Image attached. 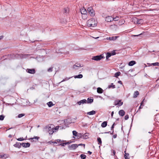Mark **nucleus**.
I'll return each mask as SVG.
<instances>
[{
    "label": "nucleus",
    "instance_id": "f257e3e1",
    "mask_svg": "<svg viewBox=\"0 0 159 159\" xmlns=\"http://www.w3.org/2000/svg\"><path fill=\"white\" fill-rule=\"evenodd\" d=\"M97 20L93 18L89 19L87 22V26L89 27H95L97 26Z\"/></svg>",
    "mask_w": 159,
    "mask_h": 159
},
{
    "label": "nucleus",
    "instance_id": "f03ea898",
    "mask_svg": "<svg viewBox=\"0 0 159 159\" xmlns=\"http://www.w3.org/2000/svg\"><path fill=\"white\" fill-rule=\"evenodd\" d=\"M54 125L52 124L46 126V128L48 129V132L49 134H52L54 132H56V131H54Z\"/></svg>",
    "mask_w": 159,
    "mask_h": 159
},
{
    "label": "nucleus",
    "instance_id": "7ed1b4c3",
    "mask_svg": "<svg viewBox=\"0 0 159 159\" xmlns=\"http://www.w3.org/2000/svg\"><path fill=\"white\" fill-rule=\"evenodd\" d=\"M103 58L104 57L102 56V55H98L93 57L92 59L96 61H98L101 60V59Z\"/></svg>",
    "mask_w": 159,
    "mask_h": 159
},
{
    "label": "nucleus",
    "instance_id": "20e7f679",
    "mask_svg": "<svg viewBox=\"0 0 159 159\" xmlns=\"http://www.w3.org/2000/svg\"><path fill=\"white\" fill-rule=\"evenodd\" d=\"M114 104L115 106H120L123 105V102L121 101V100H117L114 101Z\"/></svg>",
    "mask_w": 159,
    "mask_h": 159
},
{
    "label": "nucleus",
    "instance_id": "39448f33",
    "mask_svg": "<svg viewBox=\"0 0 159 159\" xmlns=\"http://www.w3.org/2000/svg\"><path fill=\"white\" fill-rule=\"evenodd\" d=\"M78 146L76 144H71V145L69 146V148L71 150L75 149Z\"/></svg>",
    "mask_w": 159,
    "mask_h": 159
},
{
    "label": "nucleus",
    "instance_id": "423d86ee",
    "mask_svg": "<svg viewBox=\"0 0 159 159\" xmlns=\"http://www.w3.org/2000/svg\"><path fill=\"white\" fill-rule=\"evenodd\" d=\"M26 71L27 72L30 74H34L35 73V71L34 69H27Z\"/></svg>",
    "mask_w": 159,
    "mask_h": 159
},
{
    "label": "nucleus",
    "instance_id": "0eeeda50",
    "mask_svg": "<svg viewBox=\"0 0 159 159\" xmlns=\"http://www.w3.org/2000/svg\"><path fill=\"white\" fill-rule=\"evenodd\" d=\"M119 37L118 36H112V37H107V39L109 40L114 41L117 39Z\"/></svg>",
    "mask_w": 159,
    "mask_h": 159
},
{
    "label": "nucleus",
    "instance_id": "6e6552de",
    "mask_svg": "<svg viewBox=\"0 0 159 159\" xmlns=\"http://www.w3.org/2000/svg\"><path fill=\"white\" fill-rule=\"evenodd\" d=\"M80 11L82 14H86L88 12L86 9L84 7H83L80 9Z\"/></svg>",
    "mask_w": 159,
    "mask_h": 159
},
{
    "label": "nucleus",
    "instance_id": "1a4fd4ad",
    "mask_svg": "<svg viewBox=\"0 0 159 159\" xmlns=\"http://www.w3.org/2000/svg\"><path fill=\"white\" fill-rule=\"evenodd\" d=\"M105 20L108 22H110L113 20V18L111 16H107L105 18Z\"/></svg>",
    "mask_w": 159,
    "mask_h": 159
},
{
    "label": "nucleus",
    "instance_id": "9d476101",
    "mask_svg": "<svg viewBox=\"0 0 159 159\" xmlns=\"http://www.w3.org/2000/svg\"><path fill=\"white\" fill-rule=\"evenodd\" d=\"M87 103V100L86 99H83L78 102L77 103L79 105H80L81 104L86 103Z\"/></svg>",
    "mask_w": 159,
    "mask_h": 159
},
{
    "label": "nucleus",
    "instance_id": "9b49d317",
    "mask_svg": "<svg viewBox=\"0 0 159 159\" xmlns=\"http://www.w3.org/2000/svg\"><path fill=\"white\" fill-rule=\"evenodd\" d=\"M22 146L25 148L29 147L30 146V143H23L22 144Z\"/></svg>",
    "mask_w": 159,
    "mask_h": 159
},
{
    "label": "nucleus",
    "instance_id": "f8f14e48",
    "mask_svg": "<svg viewBox=\"0 0 159 159\" xmlns=\"http://www.w3.org/2000/svg\"><path fill=\"white\" fill-rule=\"evenodd\" d=\"M125 112L123 110H120L119 112V115L121 116H124L125 115Z\"/></svg>",
    "mask_w": 159,
    "mask_h": 159
},
{
    "label": "nucleus",
    "instance_id": "ddd939ff",
    "mask_svg": "<svg viewBox=\"0 0 159 159\" xmlns=\"http://www.w3.org/2000/svg\"><path fill=\"white\" fill-rule=\"evenodd\" d=\"M110 28L111 29L116 30L117 29L118 26L117 25H111Z\"/></svg>",
    "mask_w": 159,
    "mask_h": 159
},
{
    "label": "nucleus",
    "instance_id": "4468645a",
    "mask_svg": "<svg viewBox=\"0 0 159 159\" xmlns=\"http://www.w3.org/2000/svg\"><path fill=\"white\" fill-rule=\"evenodd\" d=\"M97 92L99 93H102L103 92V90L101 88L98 87L97 89Z\"/></svg>",
    "mask_w": 159,
    "mask_h": 159
},
{
    "label": "nucleus",
    "instance_id": "2eb2a0df",
    "mask_svg": "<svg viewBox=\"0 0 159 159\" xmlns=\"http://www.w3.org/2000/svg\"><path fill=\"white\" fill-rule=\"evenodd\" d=\"M139 94V93L137 91L134 92L133 94V98H136Z\"/></svg>",
    "mask_w": 159,
    "mask_h": 159
},
{
    "label": "nucleus",
    "instance_id": "dca6fc26",
    "mask_svg": "<svg viewBox=\"0 0 159 159\" xmlns=\"http://www.w3.org/2000/svg\"><path fill=\"white\" fill-rule=\"evenodd\" d=\"M59 128H60V129H63V127H62L61 126H57L55 128H53L54 131H56V132L58 130Z\"/></svg>",
    "mask_w": 159,
    "mask_h": 159
},
{
    "label": "nucleus",
    "instance_id": "f3484780",
    "mask_svg": "<svg viewBox=\"0 0 159 159\" xmlns=\"http://www.w3.org/2000/svg\"><path fill=\"white\" fill-rule=\"evenodd\" d=\"M95 111L93 110L90 112H88L87 113V114L89 115H94L95 114Z\"/></svg>",
    "mask_w": 159,
    "mask_h": 159
},
{
    "label": "nucleus",
    "instance_id": "a211bd4d",
    "mask_svg": "<svg viewBox=\"0 0 159 159\" xmlns=\"http://www.w3.org/2000/svg\"><path fill=\"white\" fill-rule=\"evenodd\" d=\"M136 64V62L134 61H130L128 65L129 66H133V65Z\"/></svg>",
    "mask_w": 159,
    "mask_h": 159
},
{
    "label": "nucleus",
    "instance_id": "6ab92c4d",
    "mask_svg": "<svg viewBox=\"0 0 159 159\" xmlns=\"http://www.w3.org/2000/svg\"><path fill=\"white\" fill-rule=\"evenodd\" d=\"M107 125V122L106 121H105L102 122L101 124V126L102 127L104 128L106 127Z\"/></svg>",
    "mask_w": 159,
    "mask_h": 159
},
{
    "label": "nucleus",
    "instance_id": "aec40b11",
    "mask_svg": "<svg viewBox=\"0 0 159 159\" xmlns=\"http://www.w3.org/2000/svg\"><path fill=\"white\" fill-rule=\"evenodd\" d=\"M111 56H112L111 54V53L110 52H107L106 53V59L107 60H108V58L109 57H110Z\"/></svg>",
    "mask_w": 159,
    "mask_h": 159
},
{
    "label": "nucleus",
    "instance_id": "412c9836",
    "mask_svg": "<svg viewBox=\"0 0 159 159\" xmlns=\"http://www.w3.org/2000/svg\"><path fill=\"white\" fill-rule=\"evenodd\" d=\"M83 76L82 74H79L77 75H75L74 76V78L80 79L83 77Z\"/></svg>",
    "mask_w": 159,
    "mask_h": 159
},
{
    "label": "nucleus",
    "instance_id": "4be33fe9",
    "mask_svg": "<svg viewBox=\"0 0 159 159\" xmlns=\"http://www.w3.org/2000/svg\"><path fill=\"white\" fill-rule=\"evenodd\" d=\"M93 101V99H91L89 98H88L87 101L88 103H91Z\"/></svg>",
    "mask_w": 159,
    "mask_h": 159
},
{
    "label": "nucleus",
    "instance_id": "5701e85b",
    "mask_svg": "<svg viewBox=\"0 0 159 159\" xmlns=\"http://www.w3.org/2000/svg\"><path fill=\"white\" fill-rule=\"evenodd\" d=\"M14 146L15 147H17L19 148L20 147L21 144L18 143H16L14 145Z\"/></svg>",
    "mask_w": 159,
    "mask_h": 159
},
{
    "label": "nucleus",
    "instance_id": "b1692460",
    "mask_svg": "<svg viewBox=\"0 0 159 159\" xmlns=\"http://www.w3.org/2000/svg\"><path fill=\"white\" fill-rule=\"evenodd\" d=\"M47 105L49 107H51L53 106V104L52 102H49L47 103Z\"/></svg>",
    "mask_w": 159,
    "mask_h": 159
},
{
    "label": "nucleus",
    "instance_id": "393cba45",
    "mask_svg": "<svg viewBox=\"0 0 159 159\" xmlns=\"http://www.w3.org/2000/svg\"><path fill=\"white\" fill-rule=\"evenodd\" d=\"M81 67V65L80 64H75L73 66V69H76V67Z\"/></svg>",
    "mask_w": 159,
    "mask_h": 159
},
{
    "label": "nucleus",
    "instance_id": "a878e982",
    "mask_svg": "<svg viewBox=\"0 0 159 159\" xmlns=\"http://www.w3.org/2000/svg\"><path fill=\"white\" fill-rule=\"evenodd\" d=\"M88 13L91 16H93L95 14L94 11L93 10H92L91 11L89 12Z\"/></svg>",
    "mask_w": 159,
    "mask_h": 159
},
{
    "label": "nucleus",
    "instance_id": "bb28decb",
    "mask_svg": "<svg viewBox=\"0 0 159 159\" xmlns=\"http://www.w3.org/2000/svg\"><path fill=\"white\" fill-rule=\"evenodd\" d=\"M29 55L28 54H21V55L20 57L22 58H26L28 57Z\"/></svg>",
    "mask_w": 159,
    "mask_h": 159
},
{
    "label": "nucleus",
    "instance_id": "cd10ccee",
    "mask_svg": "<svg viewBox=\"0 0 159 159\" xmlns=\"http://www.w3.org/2000/svg\"><path fill=\"white\" fill-rule=\"evenodd\" d=\"M143 22V19H139L137 20V23L138 24H140L142 23Z\"/></svg>",
    "mask_w": 159,
    "mask_h": 159
},
{
    "label": "nucleus",
    "instance_id": "c85d7f7f",
    "mask_svg": "<svg viewBox=\"0 0 159 159\" xmlns=\"http://www.w3.org/2000/svg\"><path fill=\"white\" fill-rule=\"evenodd\" d=\"M108 89H110L111 88H112L113 89L115 88V86L113 84V83H112L111 85H109L108 87Z\"/></svg>",
    "mask_w": 159,
    "mask_h": 159
},
{
    "label": "nucleus",
    "instance_id": "c756f323",
    "mask_svg": "<svg viewBox=\"0 0 159 159\" xmlns=\"http://www.w3.org/2000/svg\"><path fill=\"white\" fill-rule=\"evenodd\" d=\"M97 141L98 142V144L99 145H101L102 144V141L101 139L98 137L97 139Z\"/></svg>",
    "mask_w": 159,
    "mask_h": 159
},
{
    "label": "nucleus",
    "instance_id": "7c9ffc66",
    "mask_svg": "<svg viewBox=\"0 0 159 159\" xmlns=\"http://www.w3.org/2000/svg\"><path fill=\"white\" fill-rule=\"evenodd\" d=\"M120 74V71L117 72L115 73V76L116 78L119 76Z\"/></svg>",
    "mask_w": 159,
    "mask_h": 159
},
{
    "label": "nucleus",
    "instance_id": "2f4dec72",
    "mask_svg": "<svg viewBox=\"0 0 159 159\" xmlns=\"http://www.w3.org/2000/svg\"><path fill=\"white\" fill-rule=\"evenodd\" d=\"M73 135L75 136H77L78 135V133L75 130H74L72 131Z\"/></svg>",
    "mask_w": 159,
    "mask_h": 159
},
{
    "label": "nucleus",
    "instance_id": "473e14b6",
    "mask_svg": "<svg viewBox=\"0 0 159 159\" xmlns=\"http://www.w3.org/2000/svg\"><path fill=\"white\" fill-rule=\"evenodd\" d=\"M80 157L82 159H85L86 158V156L85 155L82 154L80 155Z\"/></svg>",
    "mask_w": 159,
    "mask_h": 159
},
{
    "label": "nucleus",
    "instance_id": "72a5a7b5",
    "mask_svg": "<svg viewBox=\"0 0 159 159\" xmlns=\"http://www.w3.org/2000/svg\"><path fill=\"white\" fill-rule=\"evenodd\" d=\"M68 142H66V143H61L60 144V145H61L62 146H66L67 144H68Z\"/></svg>",
    "mask_w": 159,
    "mask_h": 159
},
{
    "label": "nucleus",
    "instance_id": "f704fd0d",
    "mask_svg": "<svg viewBox=\"0 0 159 159\" xmlns=\"http://www.w3.org/2000/svg\"><path fill=\"white\" fill-rule=\"evenodd\" d=\"M124 20H121L120 21H119V22L118 23V24L119 25H122L123 24H124Z\"/></svg>",
    "mask_w": 159,
    "mask_h": 159
},
{
    "label": "nucleus",
    "instance_id": "c9c22d12",
    "mask_svg": "<svg viewBox=\"0 0 159 159\" xmlns=\"http://www.w3.org/2000/svg\"><path fill=\"white\" fill-rule=\"evenodd\" d=\"M5 116L3 115H0V120H4V118H5Z\"/></svg>",
    "mask_w": 159,
    "mask_h": 159
},
{
    "label": "nucleus",
    "instance_id": "e433bc0d",
    "mask_svg": "<svg viewBox=\"0 0 159 159\" xmlns=\"http://www.w3.org/2000/svg\"><path fill=\"white\" fill-rule=\"evenodd\" d=\"M25 115L24 114H20L18 115V118H21L24 116Z\"/></svg>",
    "mask_w": 159,
    "mask_h": 159
},
{
    "label": "nucleus",
    "instance_id": "4c0bfd02",
    "mask_svg": "<svg viewBox=\"0 0 159 159\" xmlns=\"http://www.w3.org/2000/svg\"><path fill=\"white\" fill-rule=\"evenodd\" d=\"M152 64L153 66H159V63L158 62H155L152 63Z\"/></svg>",
    "mask_w": 159,
    "mask_h": 159
},
{
    "label": "nucleus",
    "instance_id": "58836bf2",
    "mask_svg": "<svg viewBox=\"0 0 159 159\" xmlns=\"http://www.w3.org/2000/svg\"><path fill=\"white\" fill-rule=\"evenodd\" d=\"M129 154L125 153V157L126 159H129V158L128 157Z\"/></svg>",
    "mask_w": 159,
    "mask_h": 159
},
{
    "label": "nucleus",
    "instance_id": "ea45409f",
    "mask_svg": "<svg viewBox=\"0 0 159 159\" xmlns=\"http://www.w3.org/2000/svg\"><path fill=\"white\" fill-rule=\"evenodd\" d=\"M93 10V9H92V8L91 7H89L87 9V11H88V12H89L90 11H91Z\"/></svg>",
    "mask_w": 159,
    "mask_h": 159
},
{
    "label": "nucleus",
    "instance_id": "a19ab883",
    "mask_svg": "<svg viewBox=\"0 0 159 159\" xmlns=\"http://www.w3.org/2000/svg\"><path fill=\"white\" fill-rule=\"evenodd\" d=\"M119 17H116L115 18H113V20H114V21H118L119 20Z\"/></svg>",
    "mask_w": 159,
    "mask_h": 159
},
{
    "label": "nucleus",
    "instance_id": "79ce46f5",
    "mask_svg": "<svg viewBox=\"0 0 159 159\" xmlns=\"http://www.w3.org/2000/svg\"><path fill=\"white\" fill-rule=\"evenodd\" d=\"M52 68H53L52 67H50L48 69V71L49 72H52Z\"/></svg>",
    "mask_w": 159,
    "mask_h": 159
},
{
    "label": "nucleus",
    "instance_id": "37998d69",
    "mask_svg": "<svg viewBox=\"0 0 159 159\" xmlns=\"http://www.w3.org/2000/svg\"><path fill=\"white\" fill-rule=\"evenodd\" d=\"M25 139L23 138H18V139H17V140H18V141H23V140H24Z\"/></svg>",
    "mask_w": 159,
    "mask_h": 159
},
{
    "label": "nucleus",
    "instance_id": "c03bdc74",
    "mask_svg": "<svg viewBox=\"0 0 159 159\" xmlns=\"http://www.w3.org/2000/svg\"><path fill=\"white\" fill-rule=\"evenodd\" d=\"M115 125V123H114L112 125L111 127V130H113V131H114L113 130H114V127Z\"/></svg>",
    "mask_w": 159,
    "mask_h": 159
},
{
    "label": "nucleus",
    "instance_id": "a18cd8bd",
    "mask_svg": "<svg viewBox=\"0 0 159 159\" xmlns=\"http://www.w3.org/2000/svg\"><path fill=\"white\" fill-rule=\"evenodd\" d=\"M39 139V137L36 136V137H34L32 138L31 139H37V140H38Z\"/></svg>",
    "mask_w": 159,
    "mask_h": 159
},
{
    "label": "nucleus",
    "instance_id": "49530a36",
    "mask_svg": "<svg viewBox=\"0 0 159 159\" xmlns=\"http://www.w3.org/2000/svg\"><path fill=\"white\" fill-rule=\"evenodd\" d=\"M112 55H114L116 54V53L115 51H112L111 52H110Z\"/></svg>",
    "mask_w": 159,
    "mask_h": 159
},
{
    "label": "nucleus",
    "instance_id": "de8ad7c7",
    "mask_svg": "<svg viewBox=\"0 0 159 159\" xmlns=\"http://www.w3.org/2000/svg\"><path fill=\"white\" fill-rule=\"evenodd\" d=\"M111 152L113 153V154H112V155L115 156L116 154V152L115 150H112Z\"/></svg>",
    "mask_w": 159,
    "mask_h": 159
},
{
    "label": "nucleus",
    "instance_id": "09e8293b",
    "mask_svg": "<svg viewBox=\"0 0 159 159\" xmlns=\"http://www.w3.org/2000/svg\"><path fill=\"white\" fill-rule=\"evenodd\" d=\"M129 118V116L127 115H126L125 117V120H127Z\"/></svg>",
    "mask_w": 159,
    "mask_h": 159
},
{
    "label": "nucleus",
    "instance_id": "8fccbe9b",
    "mask_svg": "<svg viewBox=\"0 0 159 159\" xmlns=\"http://www.w3.org/2000/svg\"><path fill=\"white\" fill-rule=\"evenodd\" d=\"M6 155L5 154L3 155L2 154H0V157L2 158L3 157H4Z\"/></svg>",
    "mask_w": 159,
    "mask_h": 159
},
{
    "label": "nucleus",
    "instance_id": "3c124183",
    "mask_svg": "<svg viewBox=\"0 0 159 159\" xmlns=\"http://www.w3.org/2000/svg\"><path fill=\"white\" fill-rule=\"evenodd\" d=\"M70 78H66L65 79H64L61 82H63V81H66V80H68Z\"/></svg>",
    "mask_w": 159,
    "mask_h": 159
},
{
    "label": "nucleus",
    "instance_id": "603ef678",
    "mask_svg": "<svg viewBox=\"0 0 159 159\" xmlns=\"http://www.w3.org/2000/svg\"><path fill=\"white\" fill-rule=\"evenodd\" d=\"M143 101L141 102V104H140V105L141 106H143L144 105L143 104Z\"/></svg>",
    "mask_w": 159,
    "mask_h": 159
},
{
    "label": "nucleus",
    "instance_id": "864d4df0",
    "mask_svg": "<svg viewBox=\"0 0 159 159\" xmlns=\"http://www.w3.org/2000/svg\"><path fill=\"white\" fill-rule=\"evenodd\" d=\"M117 137V135L116 134H115V135H113V137L114 138H116Z\"/></svg>",
    "mask_w": 159,
    "mask_h": 159
},
{
    "label": "nucleus",
    "instance_id": "5fc2aeb1",
    "mask_svg": "<svg viewBox=\"0 0 159 159\" xmlns=\"http://www.w3.org/2000/svg\"><path fill=\"white\" fill-rule=\"evenodd\" d=\"M141 107V106H140L139 107V109H138V111L139 110V111H140V109H141V108H142V107Z\"/></svg>",
    "mask_w": 159,
    "mask_h": 159
},
{
    "label": "nucleus",
    "instance_id": "6e6d98bb",
    "mask_svg": "<svg viewBox=\"0 0 159 159\" xmlns=\"http://www.w3.org/2000/svg\"><path fill=\"white\" fill-rule=\"evenodd\" d=\"M113 114H114V112L112 111V112L111 113V116L112 117Z\"/></svg>",
    "mask_w": 159,
    "mask_h": 159
},
{
    "label": "nucleus",
    "instance_id": "4d7b16f0",
    "mask_svg": "<svg viewBox=\"0 0 159 159\" xmlns=\"http://www.w3.org/2000/svg\"><path fill=\"white\" fill-rule=\"evenodd\" d=\"M88 152L89 154L90 155H91L92 154V152H90V151H88Z\"/></svg>",
    "mask_w": 159,
    "mask_h": 159
},
{
    "label": "nucleus",
    "instance_id": "13d9d810",
    "mask_svg": "<svg viewBox=\"0 0 159 159\" xmlns=\"http://www.w3.org/2000/svg\"><path fill=\"white\" fill-rule=\"evenodd\" d=\"M52 143H53L57 144V142H55V141L52 142Z\"/></svg>",
    "mask_w": 159,
    "mask_h": 159
},
{
    "label": "nucleus",
    "instance_id": "bf43d9fd",
    "mask_svg": "<svg viewBox=\"0 0 159 159\" xmlns=\"http://www.w3.org/2000/svg\"><path fill=\"white\" fill-rule=\"evenodd\" d=\"M2 38V36H0V40Z\"/></svg>",
    "mask_w": 159,
    "mask_h": 159
},
{
    "label": "nucleus",
    "instance_id": "052dcab7",
    "mask_svg": "<svg viewBox=\"0 0 159 159\" xmlns=\"http://www.w3.org/2000/svg\"><path fill=\"white\" fill-rule=\"evenodd\" d=\"M118 83H121V81H118Z\"/></svg>",
    "mask_w": 159,
    "mask_h": 159
},
{
    "label": "nucleus",
    "instance_id": "680f3d73",
    "mask_svg": "<svg viewBox=\"0 0 159 159\" xmlns=\"http://www.w3.org/2000/svg\"><path fill=\"white\" fill-rule=\"evenodd\" d=\"M60 141H61V140H59V139L57 140V142H60Z\"/></svg>",
    "mask_w": 159,
    "mask_h": 159
},
{
    "label": "nucleus",
    "instance_id": "e2e57ef3",
    "mask_svg": "<svg viewBox=\"0 0 159 159\" xmlns=\"http://www.w3.org/2000/svg\"><path fill=\"white\" fill-rule=\"evenodd\" d=\"M9 137H11V135H9Z\"/></svg>",
    "mask_w": 159,
    "mask_h": 159
},
{
    "label": "nucleus",
    "instance_id": "0e129e2a",
    "mask_svg": "<svg viewBox=\"0 0 159 159\" xmlns=\"http://www.w3.org/2000/svg\"><path fill=\"white\" fill-rule=\"evenodd\" d=\"M109 1H114V0H108Z\"/></svg>",
    "mask_w": 159,
    "mask_h": 159
},
{
    "label": "nucleus",
    "instance_id": "69168bd1",
    "mask_svg": "<svg viewBox=\"0 0 159 159\" xmlns=\"http://www.w3.org/2000/svg\"><path fill=\"white\" fill-rule=\"evenodd\" d=\"M7 156H6V157H5V158H7Z\"/></svg>",
    "mask_w": 159,
    "mask_h": 159
},
{
    "label": "nucleus",
    "instance_id": "338daca9",
    "mask_svg": "<svg viewBox=\"0 0 159 159\" xmlns=\"http://www.w3.org/2000/svg\"><path fill=\"white\" fill-rule=\"evenodd\" d=\"M99 38L98 37L95 38V39H97V38Z\"/></svg>",
    "mask_w": 159,
    "mask_h": 159
},
{
    "label": "nucleus",
    "instance_id": "774afa93",
    "mask_svg": "<svg viewBox=\"0 0 159 159\" xmlns=\"http://www.w3.org/2000/svg\"><path fill=\"white\" fill-rule=\"evenodd\" d=\"M50 143H52V141H50Z\"/></svg>",
    "mask_w": 159,
    "mask_h": 159
}]
</instances>
